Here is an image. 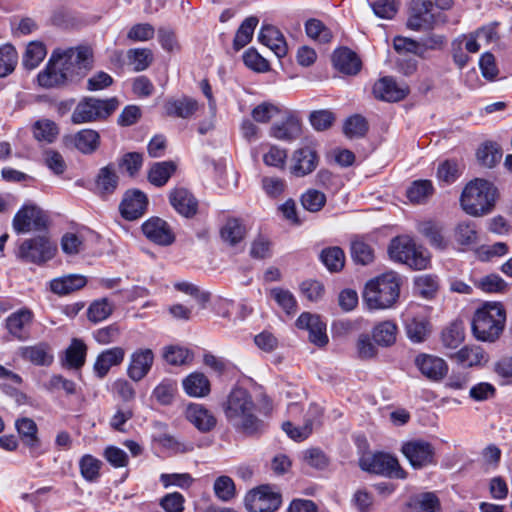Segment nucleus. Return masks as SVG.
Returning <instances> with one entry per match:
<instances>
[{"label": "nucleus", "mask_w": 512, "mask_h": 512, "mask_svg": "<svg viewBox=\"0 0 512 512\" xmlns=\"http://www.w3.org/2000/svg\"><path fill=\"white\" fill-rule=\"evenodd\" d=\"M163 358L171 365H183L192 360V354L180 346H168L163 351Z\"/></svg>", "instance_id": "nucleus-59"}, {"label": "nucleus", "mask_w": 512, "mask_h": 512, "mask_svg": "<svg viewBox=\"0 0 512 512\" xmlns=\"http://www.w3.org/2000/svg\"><path fill=\"white\" fill-rule=\"evenodd\" d=\"M166 115L179 118H189L198 110L196 100L189 97L169 99L164 104Z\"/></svg>", "instance_id": "nucleus-30"}, {"label": "nucleus", "mask_w": 512, "mask_h": 512, "mask_svg": "<svg viewBox=\"0 0 512 512\" xmlns=\"http://www.w3.org/2000/svg\"><path fill=\"white\" fill-rule=\"evenodd\" d=\"M403 321L407 337L414 343L425 341L431 332L429 310L425 306L410 305L403 313Z\"/></svg>", "instance_id": "nucleus-9"}, {"label": "nucleus", "mask_w": 512, "mask_h": 512, "mask_svg": "<svg viewBox=\"0 0 512 512\" xmlns=\"http://www.w3.org/2000/svg\"><path fill=\"white\" fill-rule=\"evenodd\" d=\"M368 130L366 119L361 115L349 117L344 124V133L349 138L362 137Z\"/></svg>", "instance_id": "nucleus-60"}, {"label": "nucleus", "mask_w": 512, "mask_h": 512, "mask_svg": "<svg viewBox=\"0 0 512 512\" xmlns=\"http://www.w3.org/2000/svg\"><path fill=\"white\" fill-rule=\"evenodd\" d=\"M154 359L155 355L151 349H136L134 352H132L129 358V364L127 367L128 377L135 382L141 381L150 372L154 363Z\"/></svg>", "instance_id": "nucleus-14"}, {"label": "nucleus", "mask_w": 512, "mask_h": 512, "mask_svg": "<svg viewBox=\"0 0 512 512\" xmlns=\"http://www.w3.org/2000/svg\"><path fill=\"white\" fill-rule=\"evenodd\" d=\"M434 192L432 182L430 180H416L407 190V197L413 203H423Z\"/></svg>", "instance_id": "nucleus-51"}, {"label": "nucleus", "mask_w": 512, "mask_h": 512, "mask_svg": "<svg viewBox=\"0 0 512 512\" xmlns=\"http://www.w3.org/2000/svg\"><path fill=\"white\" fill-rule=\"evenodd\" d=\"M22 357L35 365L46 366L53 361V355L48 345L40 343L22 349Z\"/></svg>", "instance_id": "nucleus-40"}, {"label": "nucleus", "mask_w": 512, "mask_h": 512, "mask_svg": "<svg viewBox=\"0 0 512 512\" xmlns=\"http://www.w3.org/2000/svg\"><path fill=\"white\" fill-rule=\"evenodd\" d=\"M100 144V135L92 129L80 130L74 136L75 147L83 154H92Z\"/></svg>", "instance_id": "nucleus-38"}, {"label": "nucleus", "mask_w": 512, "mask_h": 512, "mask_svg": "<svg viewBox=\"0 0 512 512\" xmlns=\"http://www.w3.org/2000/svg\"><path fill=\"white\" fill-rule=\"evenodd\" d=\"M144 235L159 245H170L174 241V234L168 223L161 218L152 217L142 225Z\"/></svg>", "instance_id": "nucleus-20"}, {"label": "nucleus", "mask_w": 512, "mask_h": 512, "mask_svg": "<svg viewBox=\"0 0 512 512\" xmlns=\"http://www.w3.org/2000/svg\"><path fill=\"white\" fill-rule=\"evenodd\" d=\"M360 466L363 470L370 473L388 477L405 479L407 476V473L399 465L397 458L385 453L363 457L360 460Z\"/></svg>", "instance_id": "nucleus-10"}, {"label": "nucleus", "mask_w": 512, "mask_h": 512, "mask_svg": "<svg viewBox=\"0 0 512 512\" xmlns=\"http://www.w3.org/2000/svg\"><path fill=\"white\" fill-rule=\"evenodd\" d=\"M414 288L420 296L427 299L433 298L439 288L438 278L431 274L420 275L414 280Z\"/></svg>", "instance_id": "nucleus-48"}, {"label": "nucleus", "mask_w": 512, "mask_h": 512, "mask_svg": "<svg viewBox=\"0 0 512 512\" xmlns=\"http://www.w3.org/2000/svg\"><path fill=\"white\" fill-rule=\"evenodd\" d=\"M176 170L172 161L157 162L151 167L148 179L151 184L161 187L165 185Z\"/></svg>", "instance_id": "nucleus-41"}, {"label": "nucleus", "mask_w": 512, "mask_h": 512, "mask_svg": "<svg viewBox=\"0 0 512 512\" xmlns=\"http://www.w3.org/2000/svg\"><path fill=\"white\" fill-rule=\"evenodd\" d=\"M119 101L116 97L108 99H96L85 97L74 109L71 119L75 124L94 122L109 117L118 108Z\"/></svg>", "instance_id": "nucleus-6"}, {"label": "nucleus", "mask_w": 512, "mask_h": 512, "mask_svg": "<svg viewBox=\"0 0 512 512\" xmlns=\"http://www.w3.org/2000/svg\"><path fill=\"white\" fill-rule=\"evenodd\" d=\"M113 309V304L107 298H102L90 304L87 316L94 323L101 322L112 314Z\"/></svg>", "instance_id": "nucleus-53"}, {"label": "nucleus", "mask_w": 512, "mask_h": 512, "mask_svg": "<svg viewBox=\"0 0 512 512\" xmlns=\"http://www.w3.org/2000/svg\"><path fill=\"white\" fill-rule=\"evenodd\" d=\"M160 482L165 488L176 486L187 489L193 484L194 479L189 473H162Z\"/></svg>", "instance_id": "nucleus-62"}, {"label": "nucleus", "mask_w": 512, "mask_h": 512, "mask_svg": "<svg viewBox=\"0 0 512 512\" xmlns=\"http://www.w3.org/2000/svg\"><path fill=\"white\" fill-rule=\"evenodd\" d=\"M414 239L408 235H401L393 238L390 242L388 252L394 261L406 264L407 266H420L423 258L420 257L418 261H411L409 253L413 252L416 246Z\"/></svg>", "instance_id": "nucleus-18"}, {"label": "nucleus", "mask_w": 512, "mask_h": 512, "mask_svg": "<svg viewBox=\"0 0 512 512\" xmlns=\"http://www.w3.org/2000/svg\"><path fill=\"white\" fill-rule=\"evenodd\" d=\"M101 467L102 462L90 454L82 456L79 461L80 473L89 482H94L99 478Z\"/></svg>", "instance_id": "nucleus-52"}, {"label": "nucleus", "mask_w": 512, "mask_h": 512, "mask_svg": "<svg viewBox=\"0 0 512 512\" xmlns=\"http://www.w3.org/2000/svg\"><path fill=\"white\" fill-rule=\"evenodd\" d=\"M270 297L287 313L292 314L296 311L297 302L289 290L282 288H273L270 290Z\"/></svg>", "instance_id": "nucleus-57"}, {"label": "nucleus", "mask_w": 512, "mask_h": 512, "mask_svg": "<svg viewBox=\"0 0 512 512\" xmlns=\"http://www.w3.org/2000/svg\"><path fill=\"white\" fill-rule=\"evenodd\" d=\"M452 358L464 367L481 366L488 361V355L480 346H464Z\"/></svg>", "instance_id": "nucleus-32"}, {"label": "nucleus", "mask_w": 512, "mask_h": 512, "mask_svg": "<svg viewBox=\"0 0 512 512\" xmlns=\"http://www.w3.org/2000/svg\"><path fill=\"white\" fill-rule=\"evenodd\" d=\"M125 357V350L122 347H112L102 351L94 363V372L98 378H104L111 367L120 365Z\"/></svg>", "instance_id": "nucleus-26"}, {"label": "nucleus", "mask_w": 512, "mask_h": 512, "mask_svg": "<svg viewBox=\"0 0 512 512\" xmlns=\"http://www.w3.org/2000/svg\"><path fill=\"white\" fill-rule=\"evenodd\" d=\"M305 31L309 38L320 43H328L333 37L331 30L322 21L315 18L306 21Z\"/></svg>", "instance_id": "nucleus-50"}, {"label": "nucleus", "mask_w": 512, "mask_h": 512, "mask_svg": "<svg viewBox=\"0 0 512 512\" xmlns=\"http://www.w3.org/2000/svg\"><path fill=\"white\" fill-rule=\"evenodd\" d=\"M87 283L84 276L70 274L55 278L50 281V289L53 293L63 296L83 288Z\"/></svg>", "instance_id": "nucleus-31"}, {"label": "nucleus", "mask_w": 512, "mask_h": 512, "mask_svg": "<svg viewBox=\"0 0 512 512\" xmlns=\"http://www.w3.org/2000/svg\"><path fill=\"white\" fill-rule=\"evenodd\" d=\"M496 188L484 179L470 181L462 191L460 204L469 215L479 217L491 212L495 205Z\"/></svg>", "instance_id": "nucleus-4"}, {"label": "nucleus", "mask_w": 512, "mask_h": 512, "mask_svg": "<svg viewBox=\"0 0 512 512\" xmlns=\"http://www.w3.org/2000/svg\"><path fill=\"white\" fill-rule=\"evenodd\" d=\"M320 259L328 270L336 272L344 267L345 254L340 247H329L322 250Z\"/></svg>", "instance_id": "nucleus-49"}, {"label": "nucleus", "mask_w": 512, "mask_h": 512, "mask_svg": "<svg viewBox=\"0 0 512 512\" xmlns=\"http://www.w3.org/2000/svg\"><path fill=\"white\" fill-rule=\"evenodd\" d=\"M506 311L499 302H486L476 310L472 319V332L483 342H495L502 334Z\"/></svg>", "instance_id": "nucleus-3"}, {"label": "nucleus", "mask_w": 512, "mask_h": 512, "mask_svg": "<svg viewBox=\"0 0 512 512\" xmlns=\"http://www.w3.org/2000/svg\"><path fill=\"white\" fill-rule=\"evenodd\" d=\"M332 62L336 70L346 75H356L362 65L357 54L348 48L335 50Z\"/></svg>", "instance_id": "nucleus-28"}, {"label": "nucleus", "mask_w": 512, "mask_h": 512, "mask_svg": "<svg viewBox=\"0 0 512 512\" xmlns=\"http://www.w3.org/2000/svg\"><path fill=\"white\" fill-rule=\"evenodd\" d=\"M46 54V47L42 42L32 41L26 47L22 64L25 69L33 70L44 60Z\"/></svg>", "instance_id": "nucleus-42"}, {"label": "nucleus", "mask_w": 512, "mask_h": 512, "mask_svg": "<svg viewBox=\"0 0 512 512\" xmlns=\"http://www.w3.org/2000/svg\"><path fill=\"white\" fill-rule=\"evenodd\" d=\"M296 326L299 329L307 330L309 332L310 342L318 347L325 346L329 341L326 333V323H324L317 314L303 312L297 318Z\"/></svg>", "instance_id": "nucleus-15"}, {"label": "nucleus", "mask_w": 512, "mask_h": 512, "mask_svg": "<svg viewBox=\"0 0 512 512\" xmlns=\"http://www.w3.org/2000/svg\"><path fill=\"white\" fill-rule=\"evenodd\" d=\"M18 64V53L11 44L0 45V78L9 76Z\"/></svg>", "instance_id": "nucleus-43"}, {"label": "nucleus", "mask_w": 512, "mask_h": 512, "mask_svg": "<svg viewBox=\"0 0 512 512\" xmlns=\"http://www.w3.org/2000/svg\"><path fill=\"white\" fill-rule=\"evenodd\" d=\"M184 503L185 498L179 492L168 493L159 501V505L166 512H183Z\"/></svg>", "instance_id": "nucleus-64"}, {"label": "nucleus", "mask_w": 512, "mask_h": 512, "mask_svg": "<svg viewBox=\"0 0 512 512\" xmlns=\"http://www.w3.org/2000/svg\"><path fill=\"white\" fill-rule=\"evenodd\" d=\"M476 156L481 165L492 168L500 161L502 152L496 143L485 142L478 148Z\"/></svg>", "instance_id": "nucleus-45"}, {"label": "nucleus", "mask_w": 512, "mask_h": 512, "mask_svg": "<svg viewBox=\"0 0 512 512\" xmlns=\"http://www.w3.org/2000/svg\"><path fill=\"white\" fill-rule=\"evenodd\" d=\"M33 317V312L28 308H21L11 313L6 319V328L9 334L17 340H27Z\"/></svg>", "instance_id": "nucleus-17"}, {"label": "nucleus", "mask_w": 512, "mask_h": 512, "mask_svg": "<svg viewBox=\"0 0 512 512\" xmlns=\"http://www.w3.org/2000/svg\"><path fill=\"white\" fill-rule=\"evenodd\" d=\"M399 293V275L395 272H388L366 284L363 299L369 309H386L397 301Z\"/></svg>", "instance_id": "nucleus-5"}, {"label": "nucleus", "mask_w": 512, "mask_h": 512, "mask_svg": "<svg viewBox=\"0 0 512 512\" xmlns=\"http://www.w3.org/2000/svg\"><path fill=\"white\" fill-rule=\"evenodd\" d=\"M16 428L23 444L29 449L32 457H38L45 452L37 437V425L32 419L22 418L17 420Z\"/></svg>", "instance_id": "nucleus-23"}, {"label": "nucleus", "mask_w": 512, "mask_h": 512, "mask_svg": "<svg viewBox=\"0 0 512 512\" xmlns=\"http://www.w3.org/2000/svg\"><path fill=\"white\" fill-rule=\"evenodd\" d=\"M317 165V153L310 147H303L294 151L290 171L296 177H304L312 173Z\"/></svg>", "instance_id": "nucleus-22"}, {"label": "nucleus", "mask_w": 512, "mask_h": 512, "mask_svg": "<svg viewBox=\"0 0 512 512\" xmlns=\"http://www.w3.org/2000/svg\"><path fill=\"white\" fill-rule=\"evenodd\" d=\"M223 410L228 423L241 433L254 435L264 430L265 424L256 415V405L246 389H232Z\"/></svg>", "instance_id": "nucleus-2"}, {"label": "nucleus", "mask_w": 512, "mask_h": 512, "mask_svg": "<svg viewBox=\"0 0 512 512\" xmlns=\"http://www.w3.org/2000/svg\"><path fill=\"white\" fill-rule=\"evenodd\" d=\"M301 203L305 210L309 212H318L324 207L326 203V196L319 190L309 189L302 194Z\"/></svg>", "instance_id": "nucleus-58"}, {"label": "nucleus", "mask_w": 512, "mask_h": 512, "mask_svg": "<svg viewBox=\"0 0 512 512\" xmlns=\"http://www.w3.org/2000/svg\"><path fill=\"white\" fill-rule=\"evenodd\" d=\"M418 232L423 235L429 244L439 250L447 248L448 242L442 234V228L433 221H423L417 224Z\"/></svg>", "instance_id": "nucleus-35"}, {"label": "nucleus", "mask_w": 512, "mask_h": 512, "mask_svg": "<svg viewBox=\"0 0 512 512\" xmlns=\"http://www.w3.org/2000/svg\"><path fill=\"white\" fill-rule=\"evenodd\" d=\"M93 51L88 46L56 48L45 69L38 74V83L52 88L67 82H77L93 68Z\"/></svg>", "instance_id": "nucleus-1"}, {"label": "nucleus", "mask_w": 512, "mask_h": 512, "mask_svg": "<svg viewBox=\"0 0 512 512\" xmlns=\"http://www.w3.org/2000/svg\"><path fill=\"white\" fill-rule=\"evenodd\" d=\"M119 177L112 165H107L99 170L95 181V191L101 197H107L115 192L118 187Z\"/></svg>", "instance_id": "nucleus-29"}, {"label": "nucleus", "mask_w": 512, "mask_h": 512, "mask_svg": "<svg viewBox=\"0 0 512 512\" xmlns=\"http://www.w3.org/2000/svg\"><path fill=\"white\" fill-rule=\"evenodd\" d=\"M373 94L380 100L396 102L405 98L408 88L399 86L392 78L384 77L374 84Z\"/></svg>", "instance_id": "nucleus-25"}, {"label": "nucleus", "mask_w": 512, "mask_h": 512, "mask_svg": "<svg viewBox=\"0 0 512 512\" xmlns=\"http://www.w3.org/2000/svg\"><path fill=\"white\" fill-rule=\"evenodd\" d=\"M87 346L77 338L71 341V344L65 351V365L71 369H79L85 364Z\"/></svg>", "instance_id": "nucleus-36"}, {"label": "nucleus", "mask_w": 512, "mask_h": 512, "mask_svg": "<svg viewBox=\"0 0 512 512\" xmlns=\"http://www.w3.org/2000/svg\"><path fill=\"white\" fill-rule=\"evenodd\" d=\"M147 205L148 198L142 191L129 190L123 196L119 211L124 219L132 221L145 213Z\"/></svg>", "instance_id": "nucleus-16"}, {"label": "nucleus", "mask_w": 512, "mask_h": 512, "mask_svg": "<svg viewBox=\"0 0 512 512\" xmlns=\"http://www.w3.org/2000/svg\"><path fill=\"white\" fill-rule=\"evenodd\" d=\"M258 40L267 46L278 58L286 56L288 52V45L284 35L273 25L263 24L258 34Z\"/></svg>", "instance_id": "nucleus-24"}, {"label": "nucleus", "mask_w": 512, "mask_h": 512, "mask_svg": "<svg viewBox=\"0 0 512 512\" xmlns=\"http://www.w3.org/2000/svg\"><path fill=\"white\" fill-rule=\"evenodd\" d=\"M169 201L173 208L185 217H192L197 212L198 202L185 188L173 189L169 194Z\"/></svg>", "instance_id": "nucleus-27"}, {"label": "nucleus", "mask_w": 512, "mask_h": 512, "mask_svg": "<svg viewBox=\"0 0 512 512\" xmlns=\"http://www.w3.org/2000/svg\"><path fill=\"white\" fill-rule=\"evenodd\" d=\"M186 394L191 397L201 398L210 393V381L200 372H194L188 375L182 382Z\"/></svg>", "instance_id": "nucleus-33"}, {"label": "nucleus", "mask_w": 512, "mask_h": 512, "mask_svg": "<svg viewBox=\"0 0 512 512\" xmlns=\"http://www.w3.org/2000/svg\"><path fill=\"white\" fill-rule=\"evenodd\" d=\"M281 505V495L269 486L251 490L245 497V507L249 512H274Z\"/></svg>", "instance_id": "nucleus-11"}, {"label": "nucleus", "mask_w": 512, "mask_h": 512, "mask_svg": "<svg viewBox=\"0 0 512 512\" xmlns=\"http://www.w3.org/2000/svg\"><path fill=\"white\" fill-rule=\"evenodd\" d=\"M455 240L462 246H472L478 242V233L473 223H459L455 228Z\"/></svg>", "instance_id": "nucleus-55"}, {"label": "nucleus", "mask_w": 512, "mask_h": 512, "mask_svg": "<svg viewBox=\"0 0 512 512\" xmlns=\"http://www.w3.org/2000/svg\"><path fill=\"white\" fill-rule=\"evenodd\" d=\"M351 257L355 263L368 265L374 260V249L362 239H354L350 247Z\"/></svg>", "instance_id": "nucleus-46"}, {"label": "nucleus", "mask_w": 512, "mask_h": 512, "mask_svg": "<svg viewBox=\"0 0 512 512\" xmlns=\"http://www.w3.org/2000/svg\"><path fill=\"white\" fill-rule=\"evenodd\" d=\"M245 233V227L237 219L228 220L221 229L222 239L231 245L243 240Z\"/></svg>", "instance_id": "nucleus-54"}, {"label": "nucleus", "mask_w": 512, "mask_h": 512, "mask_svg": "<svg viewBox=\"0 0 512 512\" xmlns=\"http://www.w3.org/2000/svg\"><path fill=\"white\" fill-rule=\"evenodd\" d=\"M415 365L426 378L432 381L443 379L448 372V365L442 358L429 354L418 355Z\"/></svg>", "instance_id": "nucleus-21"}, {"label": "nucleus", "mask_w": 512, "mask_h": 512, "mask_svg": "<svg viewBox=\"0 0 512 512\" xmlns=\"http://www.w3.org/2000/svg\"><path fill=\"white\" fill-rule=\"evenodd\" d=\"M281 113V108L270 102H262L253 108L251 116L258 123H268Z\"/></svg>", "instance_id": "nucleus-56"}, {"label": "nucleus", "mask_w": 512, "mask_h": 512, "mask_svg": "<svg viewBox=\"0 0 512 512\" xmlns=\"http://www.w3.org/2000/svg\"><path fill=\"white\" fill-rule=\"evenodd\" d=\"M47 226V216L36 206H25L20 209L13 219V228L17 233L39 231Z\"/></svg>", "instance_id": "nucleus-13"}, {"label": "nucleus", "mask_w": 512, "mask_h": 512, "mask_svg": "<svg viewBox=\"0 0 512 512\" xmlns=\"http://www.w3.org/2000/svg\"><path fill=\"white\" fill-rule=\"evenodd\" d=\"M59 133L55 122L49 119H41L33 125V135L40 142L52 143Z\"/></svg>", "instance_id": "nucleus-47"}, {"label": "nucleus", "mask_w": 512, "mask_h": 512, "mask_svg": "<svg viewBox=\"0 0 512 512\" xmlns=\"http://www.w3.org/2000/svg\"><path fill=\"white\" fill-rule=\"evenodd\" d=\"M398 328L397 325L390 320L378 323L372 331L374 341L383 347L391 346L396 341Z\"/></svg>", "instance_id": "nucleus-37"}, {"label": "nucleus", "mask_w": 512, "mask_h": 512, "mask_svg": "<svg viewBox=\"0 0 512 512\" xmlns=\"http://www.w3.org/2000/svg\"><path fill=\"white\" fill-rule=\"evenodd\" d=\"M56 253L57 244L45 234L24 240L19 246L17 256L25 262L43 265L53 259Z\"/></svg>", "instance_id": "nucleus-7"}, {"label": "nucleus", "mask_w": 512, "mask_h": 512, "mask_svg": "<svg viewBox=\"0 0 512 512\" xmlns=\"http://www.w3.org/2000/svg\"><path fill=\"white\" fill-rule=\"evenodd\" d=\"M474 286L481 290L484 293H506L508 290V284L506 281L498 274L491 273L485 276H482L473 281Z\"/></svg>", "instance_id": "nucleus-39"}, {"label": "nucleus", "mask_w": 512, "mask_h": 512, "mask_svg": "<svg viewBox=\"0 0 512 512\" xmlns=\"http://www.w3.org/2000/svg\"><path fill=\"white\" fill-rule=\"evenodd\" d=\"M214 493L222 501H229L235 495V485L228 476H220L214 482Z\"/></svg>", "instance_id": "nucleus-63"}, {"label": "nucleus", "mask_w": 512, "mask_h": 512, "mask_svg": "<svg viewBox=\"0 0 512 512\" xmlns=\"http://www.w3.org/2000/svg\"><path fill=\"white\" fill-rule=\"evenodd\" d=\"M258 22L259 20L255 16H250L242 22L234 37L233 47L235 50L242 49L251 41Z\"/></svg>", "instance_id": "nucleus-44"}, {"label": "nucleus", "mask_w": 512, "mask_h": 512, "mask_svg": "<svg viewBox=\"0 0 512 512\" xmlns=\"http://www.w3.org/2000/svg\"><path fill=\"white\" fill-rule=\"evenodd\" d=\"M464 340V329L461 324L452 323L442 332V342L447 348H456Z\"/></svg>", "instance_id": "nucleus-61"}, {"label": "nucleus", "mask_w": 512, "mask_h": 512, "mask_svg": "<svg viewBox=\"0 0 512 512\" xmlns=\"http://www.w3.org/2000/svg\"><path fill=\"white\" fill-rule=\"evenodd\" d=\"M185 418L198 431L206 433L214 429L217 419L214 414L204 405L198 403H190L185 409Z\"/></svg>", "instance_id": "nucleus-19"}, {"label": "nucleus", "mask_w": 512, "mask_h": 512, "mask_svg": "<svg viewBox=\"0 0 512 512\" xmlns=\"http://www.w3.org/2000/svg\"><path fill=\"white\" fill-rule=\"evenodd\" d=\"M432 8L431 0H411L407 27L414 31H427L444 24L446 17L441 13H432Z\"/></svg>", "instance_id": "nucleus-8"}, {"label": "nucleus", "mask_w": 512, "mask_h": 512, "mask_svg": "<svg viewBox=\"0 0 512 512\" xmlns=\"http://www.w3.org/2000/svg\"><path fill=\"white\" fill-rule=\"evenodd\" d=\"M301 134V124L294 116H288L281 124H275L270 129V135L278 140L292 141Z\"/></svg>", "instance_id": "nucleus-34"}, {"label": "nucleus", "mask_w": 512, "mask_h": 512, "mask_svg": "<svg viewBox=\"0 0 512 512\" xmlns=\"http://www.w3.org/2000/svg\"><path fill=\"white\" fill-rule=\"evenodd\" d=\"M401 451L415 469H422L435 463V449L425 440L408 441L402 445Z\"/></svg>", "instance_id": "nucleus-12"}]
</instances>
